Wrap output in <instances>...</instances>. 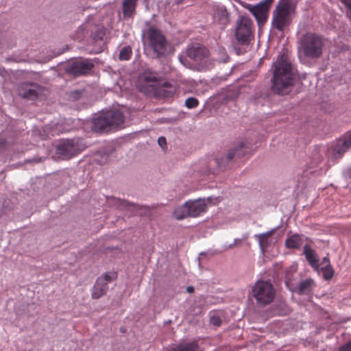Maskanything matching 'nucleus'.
<instances>
[{"label": "nucleus", "instance_id": "obj_1", "mask_svg": "<svg viewBox=\"0 0 351 351\" xmlns=\"http://www.w3.org/2000/svg\"><path fill=\"white\" fill-rule=\"evenodd\" d=\"M296 73L293 65L285 55L278 57L272 78V90L278 94L287 92L295 84Z\"/></svg>", "mask_w": 351, "mask_h": 351}, {"label": "nucleus", "instance_id": "obj_2", "mask_svg": "<svg viewBox=\"0 0 351 351\" xmlns=\"http://www.w3.org/2000/svg\"><path fill=\"white\" fill-rule=\"evenodd\" d=\"M325 47V38L323 36L307 32L302 35L298 45V53L310 60H316L323 55Z\"/></svg>", "mask_w": 351, "mask_h": 351}, {"label": "nucleus", "instance_id": "obj_3", "mask_svg": "<svg viewBox=\"0 0 351 351\" xmlns=\"http://www.w3.org/2000/svg\"><path fill=\"white\" fill-rule=\"evenodd\" d=\"M145 38L147 46L153 51L156 58H161L170 52L171 44L160 29L154 27H149Z\"/></svg>", "mask_w": 351, "mask_h": 351}, {"label": "nucleus", "instance_id": "obj_4", "mask_svg": "<svg viewBox=\"0 0 351 351\" xmlns=\"http://www.w3.org/2000/svg\"><path fill=\"white\" fill-rule=\"evenodd\" d=\"M124 122V116L119 110L106 112L93 121V130L97 132H108L116 130Z\"/></svg>", "mask_w": 351, "mask_h": 351}, {"label": "nucleus", "instance_id": "obj_5", "mask_svg": "<svg viewBox=\"0 0 351 351\" xmlns=\"http://www.w3.org/2000/svg\"><path fill=\"white\" fill-rule=\"evenodd\" d=\"M252 296L260 306L271 303L276 297V290L269 281L258 280L252 287Z\"/></svg>", "mask_w": 351, "mask_h": 351}, {"label": "nucleus", "instance_id": "obj_6", "mask_svg": "<svg viewBox=\"0 0 351 351\" xmlns=\"http://www.w3.org/2000/svg\"><path fill=\"white\" fill-rule=\"evenodd\" d=\"M291 5L288 1H280L273 12L272 25L282 32L291 22Z\"/></svg>", "mask_w": 351, "mask_h": 351}, {"label": "nucleus", "instance_id": "obj_7", "mask_svg": "<svg viewBox=\"0 0 351 351\" xmlns=\"http://www.w3.org/2000/svg\"><path fill=\"white\" fill-rule=\"evenodd\" d=\"M160 84L158 73L150 69L144 70L140 74L137 82L139 90L145 94L156 93V88Z\"/></svg>", "mask_w": 351, "mask_h": 351}, {"label": "nucleus", "instance_id": "obj_8", "mask_svg": "<svg viewBox=\"0 0 351 351\" xmlns=\"http://www.w3.org/2000/svg\"><path fill=\"white\" fill-rule=\"evenodd\" d=\"M252 22L246 16H241L237 21L235 36L238 42L247 45L253 38Z\"/></svg>", "mask_w": 351, "mask_h": 351}, {"label": "nucleus", "instance_id": "obj_9", "mask_svg": "<svg viewBox=\"0 0 351 351\" xmlns=\"http://www.w3.org/2000/svg\"><path fill=\"white\" fill-rule=\"evenodd\" d=\"M93 66L94 64L90 60L79 58L70 63L66 72L74 76H78L89 73Z\"/></svg>", "mask_w": 351, "mask_h": 351}, {"label": "nucleus", "instance_id": "obj_10", "mask_svg": "<svg viewBox=\"0 0 351 351\" xmlns=\"http://www.w3.org/2000/svg\"><path fill=\"white\" fill-rule=\"evenodd\" d=\"M188 210V215L191 217H197L202 213L206 212L207 206L204 201L197 199L195 201H188L185 203Z\"/></svg>", "mask_w": 351, "mask_h": 351}, {"label": "nucleus", "instance_id": "obj_11", "mask_svg": "<svg viewBox=\"0 0 351 351\" xmlns=\"http://www.w3.org/2000/svg\"><path fill=\"white\" fill-rule=\"evenodd\" d=\"M351 147V131L346 133L340 138L332 149V155L335 158H339Z\"/></svg>", "mask_w": 351, "mask_h": 351}, {"label": "nucleus", "instance_id": "obj_12", "mask_svg": "<svg viewBox=\"0 0 351 351\" xmlns=\"http://www.w3.org/2000/svg\"><path fill=\"white\" fill-rule=\"evenodd\" d=\"M269 9L263 5L258 4L250 9L251 13L254 16L258 25H263L269 16Z\"/></svg>", "mask_w": 351, "mask_h": 351}, {"label": "nucleus", "instance_id": "obj_13", "mask_svg": "<svg viewBox=\"0 0 351 351\" xmlns=\"http://www.w3.org/2000/svg\"><path fill=\"white\" fill-rule=\"evenodd\" d=\"M208 55V49L200 45H195L189 47L187 50V56L195 61H202Z\"/></svg>", "mask_w": 351, "mask_h": 351}, {"label": "nucleus", "instance_id": "obj_14", "mask_svg": "<svg viewBox=\"0 0 351 351\" xmlns=\"http://www.w3.org/2000/svg\"><path fill=\"white\" fill-rule=\"evenodd\" d=\"M36 88L34 84H22L19 87V94L25 99L34 100L38 96Z\"/></svg>", "mask_w": 351, "mask_h": 351}, {"label": "nucleus", "instance_id": "obj_15", "mask_svg": "<svg viewBox=\"0 0 351 351\" xmlns=\"http://www.w3.org/2000/svg\"><path fill=\"white\" fill-rule=\"evenodd\" d=\"M58 154L64 157H71L75 152V146L73 141L67 140L62 142L57 147Z\"/></svg>", "mask_w": 351, "mask_h": 351}, {"label": "nucleus", "instance_id": "obj_16", "mask_svg": "<svg viewBox=\"0 0 351 351\" xmlns=\"http://www.w3.org/2000/svg\"><path fill=\"white\" fill-rule=\"evenodd\" d=\"M303 254L305 255L308 264L315 270H318L319 268V265L315 251L311 249L310 245H305L304 247Z\"/></svg>", "mask_w": 351, "mask_h": 351}, {"label": "nucleus", "instance_id": "obj_17", "mask_svg": "<svg viewBox=\"0 0 351 351\" xmlns=\"http://www.w3.org/2000/svg\"><path fill=\"white\" fill-rule=\"evenodd\" d=\"M103 278H97L95 285L92 291V298L98 299L105 295L108 289L106 282H104Z\"/></svg>", "mask_w": 351, "mask_h": 351}, {"label": "nucleus", "instance_id": "obj_18", "mask_svg": "<svg viewBox=\"0 0 351 351\" xmlns=\"http://www.w3.org/2000/svg\"><path fill=\"white\" fill-rule=\"evenodd\" d=\"M248 147L246 146L245 143L241 142L238 147L232 149L229 151L228 155L226 156L225 160L226 162H228L232 159L240 157L247 153Z\"/></svg>", "mask_w": 351, "mask_h": 351}, {"label": "nucleus", "instance_id": "obj_19", "mask_svg": "<svg viewBox=\"0 0 351 351\" xmlns=\"http://www.w3.org/2000/svg\"><path fill=\"white\" fill-rule=\"evenodd\" d=\"M214 19L223 27L229 23V14L225 7L221 6L216 8Z\"/></svg>", "mask_w": 351, "mask_h": 351}, {"label": "nucleus", "instance_id": "obj_20", "mask_svg": "<svg viewBox=\"0 0 351 351\" xmlns=\"http://www.w3.org/2000/svg\"><path fill=\"white\" fill-rule=\"evenodd\" d=\"M138 0H123V14L125 18H132L136 12Z\"/></svg>", "mask_w": 351, "mask_h": 351}, {"label": "nucleus", "instance_id": "obj_21", "mask_svg": "<svg viewBox=\"0 0 351 351\" xmlns=\"http://www.w3.org/2000/svg\"><path fill=\"white\" fill-rule=\"evenodd\" d=\"M302 244V237L298 234L289 237L285 241V246L288 249H299Z\"/></svg>", "mask_w": 351, "mask_h": 351}, {"label": "nucleus", "instance_id": "obj_22", "mask_svg": "<svg viewBox=\"0 0 351 351\" xmlns=\"http://www.w3.org/2000/svg\"><path fill=\"white\" fill-rule=\"evenodd\" d=\"M314 281L312 279H306L302 281L298 287V293L300 295L308 294L311 291Z\"/></svg>", "mask_w": 351, "mask_h": 351}, {"label": "nucleus", "instance_id": "obj_23", "mask_svg": "<svg viewBox=\"0 0 351 351\" xmlns=\"http://www.w3.org/2000/svg\"><path fill=\"white\" fill-rule=\"evenodd\" d=\"M273 233L274 230H271L265 233L255 235V237L258 238V244L262 251H264V250L268 247L269 238L272 235Z\"/></svg>", "mask_w": 351, "mask_h": 351}, {"label": "nucleus", "instance_id": "obj_24", "mask_svg": "<svg viewBox=\"0 0 351 351\" xmlns=\"http://www.w3.org/2000/svg\"><path fill=\"white\" fill-rule=\"evenodd\" d=\"M158 93L165 97H170L176 93V88L170 83L165 82L163 84Z\"/></svg>", "mask_w": 351, "mask_h": 351}, {"label": "nucleus", "instance_id": "obj_25", "mask_svg": "<svg viewBox=\"0 0 351 351\" xmlns=\"http://www.w3.org/2000/svg\"><path fill=\"white\" fill-rule=\"evenodd\" d=\"M173 217L177 220H181L189 217L188 215V210L185 204L182 206H178L175 208L173 213Z\"/></svg>", "mask_w": 351, "mask_h": 351}, {"label": "nucleus", "instance_id": "obj_26", "mask_svg": "<svg viewBox=\"0 0 351 351\" xmlns=\"http://www.w3.org/2000/svg\"><path fill=\"white\" fill-rule=\"evenodd\" d=\"M132 54V49L130 46L123 47L119 53V58L121 60H128Z\"/></svg>", "mask_w": 351, "mask_h": 351}, {"label": "nucleus", "instance_id": "obj_27", "mask_svg": "<svg viewBox=\"0 0 351 351\" xmlns=\"http://www.w3.org/2000/svg\"><path fill=\"white\" fill-rule=\"evenodd\" d=\"M321 270L323 273L324 278L326 280H330L334 276V269H332L331 265L323 266L321 268Z\"/></svg>", "mask_w": 351, "mask_h": 351}, {"label": "nucleus", "instance_id": "obj_28", "mask_svg": "<svg viewBox=\"0 0 351 351\" xmlns=\"http://www.w3.org/2000/svg\"><path fill=\"white\" fill-rule=\"evenodd\" d=\"M105 32L104 29L102 27H97L95 33L92 35V37L95 41H97L99 40H103Z\"/></svg>", "mask_w": 351, "mask_h": 351}, {"label": "nucleus", "instance_id": "obj_29", "mask_svg": "<svg viewBox=\"0 0 351 351\" xmlns=\"http://www.w3.org/2000/svg\"><path fill=\"white\" fill-rule=\"evenodd\" d=\"M199 104L198 100L195 97H189L185 101V106L188 108H194Z\"/></svg>", "mask_w": 351, "mask_h": 351}, {"label": "nucleus", "instance_id": "obj_30", "mask_svg": "<svg viewBox=\"0 0 351 351\" xmlns=\"http://www.w3.org/2000/svg\"><path fill=\"white\" fill-rule=\"evenodd\" d=\"M99 278H103L104 282H106V285H108V282L117 278V274L116 273H113L112 274H105L104 276L99 277Z\"/></svg>", "mask_w": 351, "mask_h": 351}, {"label": "nucleus", "instance_id": "obj_31", "mask_svg": "<svg viewBox=\"0 0 351 351\" xmlns=\"http://www.w3.org/2000/svg\"><path fill=\"white\" fill-rule=\"evenodd\" d=\"M210 324L218 327L221 324V319L218 315H213L210 317Z\"/></svg>", "mask_w": 351, "mask_h": 351}, {"label": "nucleus", "instance_id": "obj_32", "mask_svg": "<svg viewBox=\"0 0 351 351\" xmlns=\"http://www.w3.org/2000/svg\"><path fill=\"white\" fill-rule=\"evenodd\" d=\"M339 351H351V340L346 344L340 347Z\"/></svg>", "mask_w": 351, "mask_h": 351}, {"label": "nucleus", "instance_id": "obj_33", "mask_svg": "<svg viewBox=\"0 0 351 351\" xmlns=\"http://www.w3.org/2000/svg\"><path fill=\"white\" fill-rule=\"evenodd\" d=\"M274 0H265L262 2H261L260 5H263L265 7L267 8L269 10V8L272 3Z\"/></svg>", "mask_w": 351, "mask_h": 351}, {"label": "nucleus", "instance_id": "obj_34", "mask_svg": "<svg viewBox=\"0 0 351 351\" xmlns=\"http://www.w3.org/2000/svg\"><path fill=\"white\" fill-rule=\"evenodd\" d=\"M158 143L159 145L162 147L163 146L167 145L166 138L163 136H160L158 139Z\"/></svg>", "mask_w": 351, "mask_h": 351}, {"label": "nucleus", "instance_id": "obj_35", "mask_svg": "<svg viewBox=\"0 0 351 351\" xmlns=\"http://www.w3.org/2000/svg\"><path fill=\"white\" fill-rule=\"evenodd\" d=\"M322 265H323L324 266L331 265L330 263V259L328 256L323 258Z\"/></svg>", "mask_w": 351, "mask_h": 351}, {"label": "nucleus", "instance_id": "obj_36", "mask_svg": "<svg viewBox=\"0 0 351 351\" xmlns=\"http://www.w3.org/2000/svg\"><path fill=\"white\" fill-rule=\"evenodd\" d=\"M194 290H195V289H194V287H192V286H189V287H188L186 288V291H187V292H188V293H193V292H194Z\"/></svg>", "mask_w": 351, "mask_h": 351}, {"label": "nucleus", "instance_id": "obj_37", "mask_svg": "<svg viewBox=\"0 0 351 351\" xmlns=\"http://www.w3.org/2000/svg\"><path fill=\"white\" fill-rule=\"evenodd\" d=\"M223 159H221L220 161L218 159H217V163L219 167H221L223 165Z\"/></svg>", "mask_w": 351, "mask_h": 351}, {"label": "nucleus", "instance_id": "obj_38", "mask_svg": "<svg viewBox=\"0 0 351 351\" xmlns=\"http://www.w3.org/2000/svg\"><path fill=\"white\" fill-rule=\"evenodd\" d=\"M80 30H81L82 32L85 31V27H80ZM83 34H84V36H85V34H88V32H86V33L83 32Z\"/></svg>", "mask_w": 351, "mask_h": 351}, {"label": "nucleus", "instance_id": "obj_39", "mask_svg": "<svg viewBox=\"0 0 351 351\" xmlns=\"http://www.w3.org/2000/svg\"><path fill=\"white\" fill-rule=\"evenodd\" d=\"M342 2V0H340Z\"/></svg>", "mask_w": 351, "mask_h": 351}]
</instances>
